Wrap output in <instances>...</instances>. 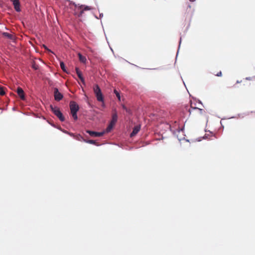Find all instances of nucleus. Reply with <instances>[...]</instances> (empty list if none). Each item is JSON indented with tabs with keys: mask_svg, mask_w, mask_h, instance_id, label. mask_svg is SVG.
I'll return each instance as SVG.
<instances>
[{
	"mask_svg": "<svg viewBox=\"0 0 255 255\" xmlns=\"http://www.w3.org/2000/svg\"><path fill=\"white\" fill-rule=\"evenodd\" d=\"M92 9V8L89 6L84 5L75 4V8L74 9V14L78 17H81L85 10H89Z\"/></svg>",
	"mask_w": 255,
	"mask_h": 255,
	"instance_id": "obj_1",
	"label": "nucleus"
},
{
	"mask_svg": "<svg viewBox=\"0 0 255 255\" xmlns=\"http://www.w3.org/2000/svg\"><path fill=\"white\" fill-rule=\"evenodd\" d=\"M189 116L193 117L199 116L203 114L204 110L197 107H193V103H191L190 108L188 109Z\"/></svg>",
	"mask_w": 255,
	"mask_h": 255,
	"instance_id": "obj_2",
	"label": "nucleus"
},
{
	"mask_svg": "<svg viewBox=\"0 0 255 255\" xmlns=\"http://www.w3.org/2000/svg\"><path fill=\"white\" fill-rule=\"evenodd\" d=\"M70 108L71 113L73 119L75 120H77L78 117L77 116V112L79 110V106L76 104L75 102L72 101L70 103Z\"/></svg>",
	"mask_w": 255,
	"mask_h": 255,
	"instance_id": "obj_3",
	"label": "nucleus"
},
{
	"mask_svg": "<svg viewBox=\"0 0 255 255\" xmlns=\"http://www.w3.org/2000/svg\"><path fill=\"white\" fill-rule=\"evenodd\" d=\"M93 91L96 95L97 101L104 103V97L101 90L98 85L96 84L94 86Z\"/></svg>",
	"mask_w": 255,
	"mask_h": 255,
	"instance_id": "obj_4",
	"label": "nucleus"
},
{
	"mask_svg": "<svg viewBox=\"0 0 255 255\" xmlns=\"http://www.w3.org/2000/svg\"><path fill=\"white\" fill-rule=\"evenodd\" d=\"M50 109L52 112L55 114V115L56 116L61 122L65 121V118L63 116L62 113L60 111L59 108L57 107H53L51 105Z\"/></svg>",
	"mask_w": 255,
	"mask_h": 255,
	"instance_id": "obj_5",
	"label": "nucleus"
},
{
	"mask_svg": "<svg viewBox=\"0 0 255 255\" xmlns=\"http://www.w3.org/2000/svg\"><path fill=\"white\" fill-rule=\"evenodd\" d=\"M54 96L56 101H59L63 98L62 94L60 93L57 88L54 89Z\"/></svg>",
	"mask_w": 255,
	"mask_h": 255,
	"instance_id": "obj_6",
	"label": "nucleus"
},
{
	"mask_svg": "<svg viewBox=\"0 0 255 255\" xmlns=\"http://www.w3.org/2000/svg\"><path fill=\"white\" fill-rule=\"evenodd\" d=\"M86 132L89 133L91 136L93 137H100L102 136L104 134L103 132H96L94 131H91L90 130H87Z\"/></svg>",
	"mask_w": 255,
	"mask_h": 255,
	"instance_id": "obj_7",
	"label": "nucleus"
},
{
	"mask_svg": "<svg viewBox=\"0 0 255 255\" xmlns=\"http://www.w3.org/2000/svg\"><path fill=\"white\" fill-rule=\"evenodd\" d=\"M11 1L12 2V4L14 6V8L15 10L17 12H19L21 11L20 9V2L19 0H11Z\"/></svg>",
	"mask_w": 255,
	"mask_h": 255,
	"instance_id": "obj_8",
	"label": "nucleus"
},
{
	"mask_svg": "<svg viewBox=\"0 0 255 255\" xmlns=\"http://www.w3.org/2000/svg\"><path fill=\"white\" fill-rule=\"evenodd\" d=\"M17 94L22 100L25 99V95L23 90L20 87H18L16 90Z\"/></svg>",
	"mask_w": 255,
	"mask_h": 255,
	"instance_id": "obj_9",
	"label": "nucleus"
},
{
	"mask_svg": "<svg viewBox=\"0 0 255 255\" xmlns=\"http://www.w3.org/2000/svg\"><path fill=\"white\" fill-rule=\"evenodd\" d=\"M140 126H136L134 127L132 131L130 133V137H133L140 130Z\"/></svg>",
	"mask_w": 255,
	"mask_h": 255,
	"instance_id": "obj_10",
	"label": "nucleus"
},
{
	"mask_svg": "<svg viewBox=\"0 0 255 255\" xmlns=\"http://www.w3.org/2000/svg\"><path fill=\"white\" fill-rule=\"evenodd\" d=\"M76 73H77L79 78L80 79L82 83L83 84H85V81H84V79L82 76V72L80 71V70L78 68H76Z\"/></svg>",
	"mask_w": 255,
	"mask_h": 255,
	"instance_id": "obj_11",
	"label": "nucleus"
},
{
	"mask_svg": "<svg viewBox=\"0 0 255 255\" xmlns=\"http://www.w3.org/2000/svg\"><path fill=\"white\" fill-rule=\"evenodd\" d=\"M117 120H118V115H117V114L116 113H115L113 114L112 119L111 121V123H112V124L115 125Z\"/></svg>",
	"mask_w": 255,
	"mask_h": 255,
	"instance_id": "obj_12",
	"label": "nucleus"
},
{
	"mask_svg": "<svg viewBox=\"0 0 255 255\" xmlns=\"http://www.w3.org/2000/svg\"><path fill=\"white\" fill-rule=\"evenodd\" d=\"M83 141L87 142V143H90V144H94L96 146H99L100 144L97 142H96V140H86V139H83Z\"/></svg>",
	"mask_w": 255,
	"mask_h": 255,
	"instance_id": "obj_13",
	"label": "nucleus"
},
{
	"mask_svg": "<svg viewBox=\"0 0 255 255\" xmlns=\"http://www.w3.org/2000/svg\"><path fill=\"white\" fill-rule=\"evenodd\" d=\"M78 57L80 62L85 63L86 62V58L85 56H83L81 53H78Z\"/></svg>",
	"mask_w": 255,
	"mask_h": 255,
	"instance_id": "obj_14",
	"label": "nucleus"
},
{
	"mask_svg": "<svg viewBox=\"0 0 255 255\" xmlns=\"http://www.w3.org/2000/svg\"><path fill=\"white\" fill-rule=\"evenodd\" d=\"M2 35L7 37L8 38L10 39H13V36L12 34H10L7 32H3Z\"/></svg>",
	"mask_w": 255,
	"mask_h": 255,
	"instance_id": "obj_15",
	"label": "nucleus"
},
{
	"mask_svg": "<svg viewBox=\"0 0 255 255\" xmlns=\"http://www.w3.org/2000/svg\"><path fill=\"white\" fill-rule=\"evenodd\" d=\"M60 67H61V68L62 69V70L64 72H67L66 69V67L65 66V64H64V62H60Z\"/></svg>",
	"mask_w": 255,
	"mask_h": 255,
	"instance_id": "obj_16",
	"label": "nucleus"
},
{
	"mask_svg": "<svg viewBox=\"0 0 255 255\" xmlns=\"http://www.w3.org/2000/svg\"><path fill=\"white\" fill-rule=\"evenodd\" d=\"M75 138L79 141H83V139H85L81 135L77 134L75 136Z\"/></svg>",
	"mask_w": 255,
	"mask_h": 255,
	"instance_id": "obj_17",
	"label": "nucleus"
},
{
	"mask_svg": "<svg viewBox=\"0 0 255 255\" xmlns=\"http://www.w3.org/2000/svg\"><path fill=\"white\" fill-rule=\"evenodd\" d=\"M114 125H115L112 124V123H110V125L108 126V128H107V132L110 131Z\"/></svg>",
	"mask_w": 255,
	"mask_h": 255,
	"instance_id": "obj_18",
	"label": "nucleus"
},
{
	"mask_svg": "<svg viewBox=\"0 0 255 255\" xmlns=\"http://www.w3.org/2000/svg\"><path fill=\"white\" fill-rule=\"evenodd\" d=\"M114 92L116 94L117 98H118V100L119 101H121V96H120L119 92L118 91H117L116 89L114 90Z\"/></svg>",
	"mask_w": 255,
	"mask_h": 255,
	"instance_id": "obj_19",
	"label": "nucleus"
},
{
	"mask_svg": "<svg viewBox=\"0 0 255 255\" xmlns=\"http://www.w3.org/2000/svg\"><path fill=\"white\" fill-rule=\"evenodd\" d=\"M5 94V92L4 90V88L3 87H0V95L3 96Z\"/></svg>",
	"mask_w": 255,
	"mask_h": 255,
	"instance_id": "obj_20",
	"label": "nucleus"
},
{
	"mask_svg": "<svg viewBox=\"0 0 255 255\" xmlns=\"http://www.w3.org/2000/svg\"><path fill=\"white\" fill-rule=\"evenodd\" d=\"M32 67L35 70H37L38 68V66L37 65H36L35 63H33V64L32 65Z\"/></svg>",
	"mask_w": 255,
	"mask_h": 255,
	"instance_id": "obj_21",
	"label": "nucleus"
},
{
	"mask_svg": "<svg viewBox=\"0 0 255 255\" xmlns=\"http://www.w3.org/2000/svg\"><path fill=\"white\" fill-rule=\"evenodd\" d=\"M214 74L217 76H218V77H221L222 75V72L220 71V72H218L217 74Z\"/></svg>",
	"mask_w": 255,
	"mask_h": 255,
	"instance_id": "obj_22",
	"label": "nucleus"
},
{
	"mask_svg": "<svg viewBox=\"0 0 255 255\" xmlns=\"http://www.w3.org/2000/svg\"><path fill=\"white\" fill-rule=\"evenodd\" d=\"M123 108L128 112V109L125 105H123Z\"/></svg>",
	"mask_w": 255,
	"mask_h": 255,
	"instance_id": "obj_23",
	"label": "nucleus"
},
{
	"mask_svg": "<svg viewBox=\"0 0 255 255\" xmlns=\"http://www.w3.org/2000/svg\"><path fill=\"white\" fill-rule=\"evenodd\" d=\"M191 2H194L195 1V0H189Z\"/></svg>",
	"mask_w": 255,
	"mask_h": 255,
	"instance_id": "obj_24",
	"label": "nucleus"
},
{
	"mask_svg": "<svg viewBox=\"0 0 255 255\" xmlns=\"http://www.w3.org/2000/svg\"><path fill=\"white\" fill-rule=\"evenodd\" d=\"M195 104H194V105H193V107H196L195 106Z\"/></svg>",
	"mask_w": 255,
	"mask_h": 255,
	"instance_id": "obj_25",
	"label": "nucleus"
}]
</instances>
